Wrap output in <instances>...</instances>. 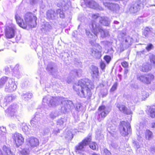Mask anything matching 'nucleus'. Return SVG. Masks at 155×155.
<instances>
[{"instance_id":"nucleus-1","label":"nucleus","mask_w":155,"mask_h":155,"mask_svg":"<svg viewBox=\"0 0 155 155\" xmlns=\"http://www.w3.org/2000/svg\"><path fill=\"white\" fill-rule=\"evenodd\" d=\"M90 82L88 79H82L74 85V89L80 97L89 99L91 97L92 93L91 89L94 87Z\"/></svg>"},{"instance_id":"nucleus-2","label":"nucleus","mask_w":155,"mask_h":155,"mask_svg":"<svg viewBox=\"0 0 155 155\" xmlns=\"http://www.w3.org/2000/svg\"><path fill=\"white\" fill-rule=\"evenodd\" d=\"M43 102L48 104L50 107H54L58 105L61 102V111L65 113L68 109H69L72 107V102L70 101L63 100L57 97H54L50 96H46L43 98Z\"/></svg>"},{"instance_id":"nucleus-3","label":"nucleus","mask_w":155,"mask_h":155,"mask_svg":"<svg viewBox=\"0 0 155 155\" xmlns=\"http://www.w3.org/2000/svg\"><path fill=\"white\" fill-rule=\"evenodd\" d=\"M15 18L19 26L23 28H25L27 27L34 28L36 25L37 18L31 13H28L25 15L24 21L18 14L15 15Z\"/></svg>"},{"instance_id":"nucleus-4","label":"nucleus","mask_w":155,"mask_h":155,"mask_svg":"<svg viewBox=\"0 0 155 155\" xmlns=\"http://www.w3.org/2000/svg\"><path fill=\"white\" fill-rule=\"evenodd\" d=\"M89 26L92 32L95 35L94 36V41H90V43L92 45L94 46L95 45V40L97 38V35L99 32L100 33L101 37L102 38L106 37L109 35V32L108 31L103 30L99 24L97 23L95 21H92Z\"/></svg>"},{"instance_id":"nucleus-5","label":"nucleus","mask_w":155,"mask_h":155,"mask_svg":"<svg viewBox=\"0 0 155 155\" xmlns=\"http://www.w3.org/2000/svg\"><path fill=\"white\" fill-rule=\"evenodd\" d=\"M98 110V111L96 113L95 117L99 122H100L107 115L111 110L109 107L102 105L99 107Z\"/></svg>"},{"instance_id":"nucleus-6","label":"nucleus","mask_w":155,"mask_h":155,"mask_svg":"<svg viewBox=\"0 0 155 155\" xmlns=\"http://www.w3.org/2000/svg\"><path fill=\"white\" fill-rule=\"evenodd\" d=\"M91 140V136L87 137L82 142L79 143L78 145L75 147L76 152L81 153L82 151H84L86 146L90 142Z\"/></svg>"},{"instance_id":"nucleus-7","label":"nucleus","mask_w":155,"mask_h":155,"mask_svg":"<svg viewBox=\"0 0 155 155\" xmlns=\"http://www.w3.org/2000/svg\"><path fill=\"white\" fill-rule=\"evenodd\" d=\"M119 128L120 133L123 136L127 135L130 132V126L128 122L124 121L121 122Z\"/></svg>"},{"instance_id":"nucleus-8","label":"nucleus","mask_w":155,"mask_h":155,"mask_svg":"<svg viewBox=\"0 0 155 155\" xmlns=\"http://www.w3.org/2000/svg\"><path fill=\"white\" fill-rule=\"evenodd\" d=\"M138 80L147 84L150 83L154 79V76L152 74H139L137 76Z\"/></svg>"},{"instance_id":"nucleus-9","label":"nucleus","mask_w":155,"mask_h":155,"mask_svg":"<svg viewBox=\"0 0 155 155\" xmlns=\"http://www.w3.org/2000/svg\"><path fill=\"white\" fill-rule=\"evenodd\" d=\"M16 29L15 25L13 24L6 25L5 29V34L6 37L8 38L14 37Z\"/></svg>"},{"instance_id":"nucleus-10","label":"nucleus","mask_w":155,"mask_h":155,"mask_svg":"<svg viewBox=\"0 0 155 155\" xmlns=\"http://www.w3.org/2000/svg\"><path fill=\"white\" fill-rule=\"evenodd\" d=\"M18 108V106L17 104H14L10 106L5 110V112L8 116L16 117Z\"/></svg>"},{"instance_id":"nucleus-11","label":"nucleus","mask_w":155,"mask_h":155,"mask_svg":"<svg viewBox=\"0 0 155 155\" xmlns=\"http://www.w3.org/2000/svg\"><path fill=\"white\" fill-rule=\"evenodd\" d=\"M16 88L17 86L15 83L14 79L11 78L8 79L5 87V91L11 92L15 91Z\"/></svg>"},{"instance_id":"nucleus-12","label":"nucleus","mask_w":155,"mask_h":155,"mask_svg":"<svg viewBox=\"0 0 155 155\" xmlns=\"http://www.w3.org/2000/svg\"><path fill=\"white\" fill-rule=\"evenodd\" d=\"M12 138L17 146L22 145L24 142V138L21 134L17 133L13 134Z\"/></svg>"},{"instance_id":"nucleus-13","label":"nucleus","mask_w":155,"mask_h":155,"mask_svg":"<svg viewBox=\"0 0 155 155\" xmlns=\"http://www.w3.org/2000/svg\"><path fill=\"white\" fill-rule=\"evenodd\" d=\"M85 4L88 7L97 10H101L102 8L93 0H84Z\"/></svg>"},{"instance_id":"nucleus-14","label":"nucleus","mask_w":155,"mask_h":155,"mask_svg":"<svg viewBox=\"0 0 155 155\" xmlns=\"http://www.w3.org/2000/svg\"><path fill=\"white\" fill-rule=\"evenodd\" d=\"M26 143L28 146L34 147L38 145L39 141L37 138L31 137L27 139Z\"/></svg>"},{"instance_id":"nucleus-15","label":"nucleus","mask_w":155,"mask_h":155,"mask_svg":"<svg viewBox=\"0 0 155 155\" xmlns=\"http://www.w3.org/2000/svg\"><path fill=\"white\" fill-rule=\"evenodd\" d=\"M117 107L121 111L127 114H132V112L129 109H127L124 105L117 104L116 105Z\"/></svg>"},{"instance_id":"nucleus-16","label":"nucleus","mask_w":155,"mask_h":155,"mask_svg":"<svg viewBox=\"0 0 155 155\" xmlns=\"http://www.w3.org/2000/svg\"><path fill=\"white\" fill-rule=\"evenodd\" d=\"M3 151L0 149V155H14L11 151L10 148L4 145L3 147Z\"/></svg>"},{"instance_id":"nucleus-17","label":"nucleus","mask_w":155,"mask_h":155,"mask_svg":"<svg viewBox=\"0 0 155 155\" xmlns=\"http://www.w3.org/2000/svg\"><path fill=\"white\" fill-rule=\"evenodd\" d=\"M91 70V74L94 78H97L99 77V71L97 67L92 65L90 68Z\"/></svg>"},{"instance_id":"nucleus-18","label":"nucleus","mask_w":155,"mask_h":155,"mask_svg":"<svg viewBox=\"0 0 155 155\" xmlns=\"http://www.w3.org/2000/svg\"><path fill=\"white\" fill-rule=\"evenodd\" d=\"M140 7V4L135 3L131 6L129 9V11L132 13H136L139 11Z\"/></svg>"},{"instance_id":"nucleus-19","label":"nucleus","mask_w":155,"mask_h":155,"mask_svg":"<svg viewBox=\"0 0 155 155\" xmlns=\"http://www.w3.org/2000/svg\"><path fill=\"white\" fill-rule=\"evenodd\" d=\"M51 29V26L48 22L44 23L41 26V30L44 32L49 31Z\"/></svg>"},{"instance_id":"nucleus-20","label":"nucleus","mask_w":155,"mask_h":155,"mask_svg":"<svg viewBox=\"0 0 155 155\" xmlns=\"http://www.w3.org/2000/svg\"><path fill=\"white\" fill-rule=\"evenodd\" d=\"M14 99L11 95H7L5 97L4 99V102L2 104L1 106L4 107L7 106L8 103L10 102Z\"/></svg>"},{"instance_id":"nucleus-21","label":"nucleus","mask_w":155,"mask_h":155,"mask_svg":"<svg viewBox=\"0 0 155 155\" xmlns=\"http://www.w3.org/2000/svg\"><path fill=\"white\" fill-rule=\"evenodd\" d=\"M100 22L103 25L108 26L110 23V21L109 20V19L107 17H100Z\"/></svg>"},{"instance_id":"nucleus-22","label":"nucleus","mask_w":155,"mask_h":155,"mask_svg":"<svg viewBox=\"0 0 155 155\" xmlns=\"http://www.w3.org/2000/svg\"><path fill=\"white\" fill-rule=\"evenodd\" d=\"M101 52L96 49H92L91 50L92 55L97 58H99L101 57Z\"/></svg>"},{"instance_id":"nucleus-23","label":"nucleus","mask_w":155,"mask_h":155,"mask_svg":"<svg viewBox=\"0 0 155 155\" xmlns=\"http://www.w3.org/2000/svg\"><path fill=\"white\" fill-rule=\"evenodd\" d=\"M152 68L151 66L148 64H144L141 68V71L143 72H148Z\"/></svg>"},{"instance_id":"nucleus-24","label":"nucleus","mask_w":155,"mask_h":155,"mask_svg":"<svg viewBox=\"0 0 155 155\" xmlns=\"http://www.w3.org/2000/svg\"><path fill=\"white\" fill-rule=\"evenodd\" d=\"M56 14L54 10H48L47 12V17L49 19H53L54 18Z\"/></svg>"},{"instance_id":"nucleus-25","label":"nucleus","mask_w":155,"mask_h":155,"mask_svg":"<svg viewBox=\"0 0 155 155\" xmlns=\"http://www.w3.org/2000/svg\"><path fill=\"white\" fill-rule=\"evenodd\" d=\"M22 98L25 101H28L32 97V94L31 93H23L21 95Z\"/></svg>"},{"instance_id":"nucleus-26","label":"nucleus","mask_w":155,"mask_h":155,"mask_svg":"<svg viewBox=\"0 0 155 155\" xmlns=\"http://www.w3.org/2000/svg\"><path fill=\"white\" fill-rule=\"evenodd\" d=\"M37 117L35 116L31 121V124L32 126L35 127H37L39 125L38 121L37 119Z\"/></svg>"},{"instance_id":"nucleus-27","label":"nucleus","mask_w":155,"mask_h":155,"mask_svg":"<svg viewBox=\"0 0 155 155\" xmlns=\"http://www.w3.org/2000/svg\"><path fill=\"white\" fill-rule=\"evenodd\" d=\"M6 129L5 127H0V134L2 135V139L5 140L6 138Z\"/></svg>"},{"instance_id":"nucleus-28","label":"nucleus","mask_w":155,"mask_h":155,"mask_svg":"<svg viewBox=\"0 0 155 155\" xmlns=\"http://www.w3.org/2000/svg\"><path fill=\"white\" fill-rule=\"evenodd\" d=\"M9 78L6 77H4L0 79V88L2 87L6 83L8 82Z\"/></svg>"},{"instance_id":"nucleus-29","label":"nucleus","mask_w":155,"mask_h":155,"mask_svg":"<svg viewBox=\"0 0 155 155\" xmlns=\"http://www.w3.org/2000/svg\"><path fill=\"white\" fill-rule=\"evenodd\" d=\"M146 139L150 140L153 138V133L149 130H147L145 133Z\"/></svg>"},{"instance_id":"nucleus-30","label":"nucleus","mask_w":155,"mask_h":155,"mask_svg":"<svg viewBox=\"0 0 155 155\" xmlns=\"http://www.w3.org/2000/svg\"><path fill=\"white\" fill-rule=\"evenodd\" d=\"M133 41V38L129 36L127 37L125 40L126 44L127 45H130Z\"/></svg>"},{"instance_id":"nucleus-31","label":"nucleus","mask_w":155,"mask_h":155,"mask_svg":"<svg viewBox=\"0 0 155 155\" xmlns=\"http://www.w3.org/2000/svg\"><path fill=\"white\" fill-rule=\"evenodd\" d=\"M50 118L52 119H54L59 115V113L57 111L52 112L50 114Z\"/></svg>"},{"instance_id":"nucleus-32","label":"nucleus","mask_w":155,"mask_h":155,"mask_svg":"<svg viewBox=\"0 0 155 155\" xmlns=\"http://www.w3.org/2000/svg\"><path fill=\"white\" fill-rule=\"evenodd\" d=\"M22 130L25 133H28L30 131V129L25 124H22Z\"/></svg>"},{"instance_id":"nucleus-33","label":"nucleus","mask_w":155,"mask_h":155,"mask_svg":"<svg viewBox=\"0 0 155 155\" xmlns=\"http://www.w3.org/2000/svg\"><path fill=\"white\" fill-rule=\"evenodd\" d=\"M57 13L61 18H64V14L62 10H61L60 9H58L57 11Z\"/></svg>"},{"instance_id":"nucleus-34","label":"nucleus","mask_w":155,"mask_h":155,"mask_svg":"<svg viewBox=\"0 0 155 155\" xmlns=\"http://www.w3.org/2000/svg\"><path fill=\"white\" fill-rule=\"evenodd\" d=\"M89 147L91 148L93 150H96L97 149V146L96 143L95 142H92L90 143Z\"/></svg>"},{"instance_id":"nucleus-35","label":"nucleus","mask_w":155,"mask_h":155,"mask_svg":"<svg viewBox=\"0 0 155 155\" xmlns=\"http://www.w3.org/2000/svg\"><path fill=\"white\" fill-rule=\"evenodd\" d=\"M73 72L74 73V76H80L82 73V71L81 69L75 70Z\"/></svg>"},{"instance_id":"nucleus-36","label":"nucleus","mask_w":155,"mask_h":155,"mask_svg":"<svg viewBox=\"0 0 155 155\" xmlns=\"http://www.w3.org/2000/svg\"><path fill=\"white\" fill-rule=\"evenodd\" d=\"M149 115L151 117H155V109H150L149 111Z\"/></svg>"},{"instance_id":"nucleus-37","label":"nucleus","mask_w":155,"mask_h":155,"mask_svg":"<svg viewBox=\"0 0 155 155\" xmlns=\"http://www.w3.org/2000/svg\"><path fill=\"white\" fill-rule=\"evenodd\" d=\"M73 134L71 131H69L67 132V135L65 137L69 140H71L73 138Z\"/></svg>"},{"instance_id":"nucleus-38","label":"nucleus","mask_w":155,"mask_h":155,"mask_svg":"<svg viewBox=\"0 0 155 155\" xmlns=\"http://www.w3.org/2000/svg\"><path fill=\"white\" fill-rule=\"evenodd\" d=\"M64 122L62 119H60L58 120L57 122V126H60L61 127V128H63L64 127Z\"/></svg>"},{"instance_id":"nucleus-39","label":"nucleus","mask_w":155,"mask_h":155,"mask_svg":"<svg viewBox=\"0 0 155 155\" xmlns=\"http://www.w3.org/2000/svg\"><path fill=\"white\" fill-rule=\"evenodd\" d=\"M117 82H115L111 88L110 90V92H113L116 90L117 88Z\"/></svg>"},{"instance_id":"nucleus-40","label":"nucleus","mask_w":155,"mask_h":155,"mask_svg":"<svg viewBox=\"0 0 155 155\" xmlns=\"http://www.w3.org/2000/svg\"><path fill=\"white\" fill-rule=\"evenodd\" d=\"M149 58L151 63H152L153 64L155 65V56L152 54H150Z\"/></svg>"},{"instance_id":"nucleus-41","label":"nucleus","mask_w":155,"mask_h":155,"mask_svg":"<svg viewBox=\"0 0 155 155\" xmlns=\"http://www.w3.org/2000/svg\"><path fill=\"white\" fill-rule=\"evenodd\" d=\"M86 35L88 36L89 37L91 38H92L93 39V41H90H90H92V42H93L94 41V36H93L92 34H91L90 31L88 30H86Z\"/></svg>"},{"instance_id":"nucleus-42","label":"nucleus","mask_w":155,"mask_h":155,"mask_svg":"<svg viewBox=\"0 0 155 155\" xmlns=\"http://www.w3.org/2000/svg\"><path fill=\"white\" fill-rule=\"evenodd\" d=\"M49 130L48 129H45L43 130V135L45 136H47L50 135Z\"/></svg>"},{"instance_id":"nucleus-43","label":"nucleus","mask_w":155,"mask_h":155,"mask_svg":"<svg viewBox=\"0 0 155 155\" xmlns=\"http://www.w3.org/2000/svg\"><path fill=\"white\" fill-rule=\"evenodd\" d=\"M82 106L79 103H78L76 104V110L78 111H80L82 107Z\"/></svg>"},{"instance_id":"nucleus-44","label":"nucleus","mask_w":155,"mask_h":155,"mask_svg":"<svg viewBox=\"0 0 155 155\" xmlns=\"http://www.w3.org/2000/svg\"><path fill=\"white\" fill-rule=\"evenodd\" d=\"M29 148H25L22 151V154L24 155L27 154L29 153Z\"/></svg>"},{"instance_id":"nucleus-45","label":"nucleus","mask_w":155,"mask_h":155,"mask_svg":"<svg viewBox=\"0 0 155 155\" xmlns=\"http://www.w3.org/2000/svg\"><path fill=\"white\" fill-rule=\"evenodd\" d=\"M153 48V45L151 44H149L147 45V46L146 47V49L148 51H149L152 49Z\"/></svg>"},{"instance_id":"nucleus-46","label":"nucleus","mask_w":155,"mask_h":155,"mask_svg":"<svg viewBox=\"0 0 155 155\" xmlns=\"http://www.w3.org/2000/svg\"><path fill=\"white\" fill-rule=\"evenodd\" d=\"M92 18L94 19H96L97 18H98L99 20H100V17H100L99 14H93L92 15Z\"/></svg>"},{"instance_id":"nucleus-47","label":"nucleus","mask_w":155,"mask_h":155,"mask_svg":"<svg viewBox=\"0 0 155 155\" xmlns=\"http://www.w3.org/2000/svg\"><path fill=\"white\" fill-rule=\"evenodd\" d=\"M53 68L50 65H48L46 68V69L47 71H48L50 72V73H52V71L53 70Z\"/></svg>"},{"instance_id":"nucleus-48","label":"nucleus","mask_w":155,"mask_h":155,"mask_svg":"<svg viewBox=\"0 0 155 155\" xmlns=\"http://www.w3.org/2000/svg\"><path fill=\"white\" fill-rule=\"evenodd\" d=\"M149 94L146 92H143L142 93V96L144 99L147 98L149 96Z\"/></svg>"},{"instance_id":"nucleus-49","label":"nucleus","mask_w":155,"mask_h":155,"mask_svg":"<svg viewBox=\"0 0 155 155\" xmlns=\"http://www.w3.org/2000/svg\"><path fill=\"white\" fill-rule=\"evenodd\" d=\"M104 58L107 63L109 62L111 59L110 57L107 55L104 56Z\"/></svg>"},{"instance_id":"nucleus-50","label":"nucleus","mask_w":155,"mask_h":155,"mask_svg":"<svg viewBox=\"0 0 155 155\" xmlns=\"http://www.w3.org/2000/svg\"><path fill=\"white\" fill-rule=\"evenodd\" d=\"M38 0H30V3L31 5H34L37 3Z\"/></svg>"},{"instance_id":"nucleus-51","label":"nucleus","mask_w":155,"mask_h":155,"mask_svg":"<svg viewBox=\"0 0 155 155\" xmlns=\"http://www.w3.org/2000/svg\"><path fill=\"white\" fill-rule=\"evenodd\" d=\"M134 145L138 149L140 147V145L139 143L136 141H135L134 142Z\"/></svg>"},{"instance_id":"nucleus-52","label":"nucleus","mask_w":155,"mask_h":155,"mask_svg":"<svg viewBox=\"0 0 155 155\" xmlns=\"http://www.w3.org/2000/svg\"><path fill=\"white\" fill-rule=\"evenodd\" d=\"M121 65L123 67L126 68L128 66V63L127 62L124 61L121 63Z\"/></svg>"},{"instance_id":"nucleus-53","label":"nucleus","mask_w":155,"mask_h":155,"mask_svg":"<svg viewBox=\"0 0 155 155\" xmlns=\"http://www.w3.org/2000/svg\"><path fill=\"white\" fill-rule=\"evenodd\" d=\"M104 152L106 154V155H111L110 153L106 149H104Z\"/></svg>"},{"instance_id":"nucleus-54","label":"nucleus","mask_w":155,"mask_h":155,"mask_svg":"<svg viewBox=\"0 0 155 155\" xmlns=\"http://www.w3.org/2000/svg\"><path fill=\"white\" fill-rule=\"evenodd\" d=\"M150 151L152 153H155V147H151L150 148Z\"/></svg>"},{"instance_id":"nucleus-55","label":"nucleus","mask_w":155,"mask_h":155,"mask_svg":"<svg viewBox=\"0 0 155 155\" xmlns=\"http://www.w3.org/2000/svg\"><path fill=\"white\" fill-rule=\"evenodd\" d=\"M100 66H101V68L103 70L105 68V64L104 63H103V62H101V63Z\"/></svg>"},{"instance_id":"nucleus-56","label":"nucleus","mask_w":155,"mask_h":155,"mask_svg":"<svg viewBox=\"0 0 155 155\" xmlns=\"http://www.w3.org/2000/svg\"><path fill=\"white\" fill-rule=\"evenodd\" d=\"M96 45L97 48L99 50V51H100L101 52V51H102V47H101V46L100 45H99L97 44Z\"/></svg>"},{"instance_id":"nucleus-57","label":"nucleus","mask_w":155,"mask_h":155,"mask_svg":"<svg viewBox=\"0 0 155 155\" xmlns=\"http://www.w3.org/2000/svg\"><path fill=\"white\" fill-rule=\"evenodd\" d=\"M59 132V130L58 129L57 130H54L53 131V133L54 134H57Z\"/></svg>"},{"instance_id":"nucleus-58","label":"nucleus","mask_w":155,"mask_h":155,"mask_svg":"<svg viewBox=\"0 0 155 155\" xmlns=\"http://www.w3.org/2000/svg\"><path fill=\"white\" fill-rule=\"evenodd\" d=\"M151 29H152V28H149L147 27L145 29V32L147 31V32H149V31H151Z\"/></svg>"},{"instance_id":"nucleus-59","label":"nucleus","mask_w":155,"mask_h":155,"mask_svg":"<svg viewBox=\"0 0 155 155\" xmlns=\"http://www.w3.org/2000/svg\"><path fill=\"white\" fill-rule=\"evenodd\" d=\"M128 70L127 69H125L124 70V74L125 75V77H126L127 76V74L128 73Z\"/></svg>"},{"instance_id":"nucleus-60","label":"nucleus","mask_w":155,"mask_h":155,"mask_svg":"<svg viewBox=\"0 0 155 155\" xmlns=\"http://www.w3.org/2000/svg\"><path fill=\"white\" fill-rule=\"evenodd\" d=\"M102 95H103V96L104 97V96H105L107 94V90H105V92H104V94H103V93H102Z\"/></svg>"},{"instance_id":"nucleus-61","label":"nucleus","mask_w":155,"mask_h":155,"mask_svg":"<svg viewBox=\"0 0 155 155\" xmlns=\"http://www.w3.org/2000/svg\"><path fill=\"white\" fill-rule=\"evenodd\" d=\"M112 146L114 147L115 148H117L118 147V145L117 144H113L112 145Z\"/></svg>"},{"instance_id":"nucleus-62","label":"nucleus","mask_w":155,"mask_h":155,"mask_svg":"<svg viewBox=\"0 0 155 155\" xmlns=\"http://www.w3.org/2000/svg\"><path fill=\"white\" fill-rule=\"evenodd\" d=\"M151 127L153 128H155V123H152L151 124Z\"/></svg>"},{"instance_id":"nucleus-63","label":"nucleus","mask_w":155,"mask_h":155,"mask_svg":"<svg viewBox=\"0 0 155 155\" xmlns=\"http://www.w3.org/2000/svg\"><path fill=\"white\" fill-rule=\"evenodd\" d=\"M20 75V73L19 72H17V74H16L15 76L16 77L18 78V77H19V76Z\"/></svg>"},{"instance_id":"nucleus-64","label":"nucleus","mask_w":155,"mask_h":155,"mask_svg":"<svg viewBox=\"0 0 155 155\" xmlns=\"http://www.w3.org/2000/svg\"><path fill=\"white\" fill-rule=\"evenodd\" d=\"M108 42L107 41H101V44L102 45H104V44H107L108 43Z\"/></svg>"}]
</instances>
